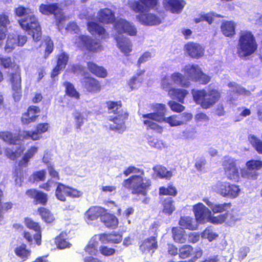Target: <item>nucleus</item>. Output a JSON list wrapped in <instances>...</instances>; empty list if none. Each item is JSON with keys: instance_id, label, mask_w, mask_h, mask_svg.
I'll use <instances>...</instances> for the list:
<instances>
[{"instance_id": "f257e3e1", "label": "nucleus", "mask_w": 262, "mask_h": 262, "mask_svg": "<svg viewBox=\"0 0 262 262\" xmlns=\"http://www.w3.org/2000/svg\"><path fill=\"white\" fill-rule=\"evenodd\" d=\"M153 107L155 111L154 113L142 115V118L143 119V123L146 129H151L159 134H161L163 132V127L154 121L160 123L165 122L172 127L181 125L179 115H172L168 117H165L166 112L165 104L157 103L153 105Z\"/></svg>"}, {"instance_id": "f03ea898", "label": "nucleus", "mask_w": 262, "mask_h": 262, "mask_svg": "<svg viewBox=\"0 0 262 262\" xmlns=\"http://www.w3.org/2000/svg\"><path fill=\"white\" fill-rule=\"evenodd\" d=\"M124 174L125 176L134 174L128 179L123 181L122 185L124 187L131 190L134 193H140L143 195L146 194V191L151 185V181L144 177L143 170L134 166H129L124 170Z\"/></svg>"}, {"instance_id": "7ed1b4c3", "label": "nucleus", "mask_w": 262, "mask_h": 262, "mask_svg": "<svg viewBox=\"0 0 262 262\" xmlns=\"http://www.w3.org/2000/svg\"><path fill=\"white\" fill-rule=\"evenodd\" d=\"M192 93L194 101L204 109L213 106L221 97L220 92L215 89L193 90Z\"/></svg>"}, {"instance_id": "20e7f679", "label": "nucleus", "mask_w": 262, "mask_h": 262, "mask_svg": "<svg viewBox=\"0 0 262 262\" xmlns=\"http://www.w3.org/2000/svg\"><path fill=\"white\" fill-rule=\"evenodd\" d=\"M257 45L252 33L247 31H241L237 45V53L241 57L252 54L257 49Z\"/></svg>"}, {"instance_id": "39448f33", "label": "nucleus", "mask_w": 262, "mask_h": 262, "mask_svg": "<svg viewBox=\"0 0 262 262\" xmlns=\"http://www.w3.org/2000/svg\"><path fill=\"white\" fill-rule=\"evenodd\" d=\"M18 22L24 30L29 31V34L32 35L35 41H39L41 39V28L33 11L30 12V14H27L26 16L19 20Z\"/></svg>"}, {"instance_id": "423d86ee", "label": "nucleus", "mask_w": 262, "mask_h": 262, "mask_svg": "<svg viewBox=\"0 0 262 262\" xmlns=\"http://www.w3.org/2000/svg\"><path fill=\"white\" fill-rule=\"evenodd\" d=\"M109 113H113L114 116H110V120L117 124L116 129H123L124 121L128 117V114L121 108L120 101H108L106 103Z\"/></svg>"}, {"instance_id": "0eeeda50", "label": "nucleus", "mask_w": 262, "mask_h": 262, "mask_svg": "<svg viewBox=\"0 0 262 262\" xmlns=\"http://www.w3.org/2000/svg\"><path fill=\"white\" fill-rule=\"evenodd\" d=\"M39 11L42 14L45 15L54 14L57 21L59 30L60 27L59 24L68 18L63 14L61 9V5L59 4H41L39 7Z\"/></svg>"}, {"instance_id": "6e6552de", "label": "nucleus", "mask_w": 262, "mask_h": 262, "mask_svg": "<svg viewBox=\"0 0 262 262\" xmlns=\"http://www.w3.org/2000/svg\"><path fill=\"white\" fill-rule=\"evenodd\" d=\"M237 164V161L231 157H225L222 163L227 177L235 181H237L239 178Z\"/></svg>"}, {"instance_id": "1a4fd4ad", "label": "nucleus", "mask_w": 262, "mask_h": 262, "mask_svg": "<svg viewBox=\"0 0 262 262\" xmlns=\"http://www.w3.org/2000/svg\"><path fill=\"white\" fill-rule=\"evenodd\" d=\"M114 26L115 30L119 34L125 33L131 36H134L137 32L134 25L122 18L116 20Z\"/></svg>"}, {"instance_id": "9d476101", "label": "nucleus", "mask_w": 262, "mask_h": 262, "mask_svg": "<svg viewBox=\"0 0 262 262\" xmlns=\"http://www.w3.org/2000/svg\"><path fill=\"white\" fill-rule=\"evenodd\" d=\"M193 211L197 222L200 223L208 222L211 212L203 204L199 203L194 205Z\"/></svg>"}, {"instance_id": "9b49d317", "label": "nucleus", "mask_w": 262, "mask_h": 262, "mask_svg": "<svg viewBox=\"0 0 262 262\" xmlns=\"http://www.w3.org/2000/svg\"><path fill=\"white\" fill-rule=\"evenodd\" d=\"M156 3L157 0H139V1L129 2L128 5L132 10L138 13L147 11L150 9L154 8Z\"/></svg>"}, {"instance_id": "f8f14e48", "label": "nucleus", "mask_w": 262, "mask_h": 262, "mask_svg": "<svg viewBox=\"0 0 262 262\" xmlns=\"http://www.w3.org/2000/svg\"><path fill=\"white\" fill-rule=\"evenodd\" d=\"M75 43L79 47H85L88 50L98 52L102 49V46L99 42L91 40L88 36H79L76 37Z\"/></svg>"}, {"instance_id": "ddd939ff", "label": "nucleus", "mask_w": 262, "mask_h": 262, "mask_svg": "<svg viewBox=\"0 0 262 262\" xmlns=\"http://www.w3.org/2000/svg\"><path fill=\"white\" fill-rule=\"evenodd\" d=\"M48 127L49 124L48 123H40L37 126L35 130L33 132L23 131L20 135L24 139L37 140L41 138V135L42 133L48 130Z\"/></svg>"}, {"instance_id": "4468645a", "label": "nucleus", "mask_w": 262, "mask_h": 262, "mask_svg": "<svg viewBox=\"0 0 262 262\" xmlns=\"http://www.w3.org/2000/svg\"><path fill=\"white\" fill-rule=\"evenodd\" d=\"M146 12H139L140 14L137 15V19L141 24L144 25L152 26L161 23L162 20L160 17L153 13Z\"/></svg>"}, {"instance_id": "2eb2a0df", "label": "nucleus", "mask_w": 262, "mask_h": 262, "mask_svg": "<svg viewBox=\"0 0 262 262\" xmlns=\"http://www.w3.org/2000/svg\"><path fill=\"white\" fill-rule=\"evenodd\" d=\"M247 169H242L241 174L243 177L255 179L256 173L255 172H250L251 170H257L262 167V161L259 160H251L246 163Z\"/></svg>"}, {"instance_id": "dca6fc26", "label": "nucleus", "mask_w": 262, "mask_h": 262, "mask_svg": "<svg viewBox=\"0 0 262 262\" xmlns=\"http://www.w3.org/2000/svg\"><path fill=\"white\" fill-rule=\"evenodd\" d=\"M105 212L104 208L99 206H93L90 207L85 213L84 219L88 224H90L99 217H101V219Z\"/></svg>"}, {"instance_id": "f3484780", "label": "nucleus", "mask_w": 262, "mask_h": 262, "mask_svg": "<svg viewBox=\"0 0 262 262\" xmlns=\"http://www.w3.org/2000/svg\"><path fill=\"white\" fill-rule=\"evenodd\" d=\"M115 38L117 42V46L120 51L125 56H128L132 51V43L127 37L121 36H115Z\"/></svg>"}, {"instance_id": "a211bd4d", "label": "nucleus", "mask_w": 262, "mask_h": 262, "mask_svg": "<svg viewBox=\"0 0 262 262\" xmlns=\"http://www.w3.org/2000/svg\"><path fill=\"white\" fill-rule=\"evenodd\" d=\"M12 88L13 91V97L15 101L20 100L21 97V77L19 74H13L11 79Z\"/></svg>"}, {"instance_id": "6ab92c4d", "label": "nucleus", "mask_w": 262, "mask_h": 262, "mask_svg": "<svg viewBox=\"0 0 262 262\" xmlns=\"http://www.w3.org/2000/svg\"><path fill=\"white\" fill-rule=\"evenodd\" d=\"M165 8L173 13H180L184 8L185 2L183 0H164Z\"/></svg>"}, {"instance_id": "aec40b11", "label": "nucleus", "mask_w": 262, "mask_h": 262, "mask_svg": "<svg viewBox=\"0 0 262 262\" xmlns=\"http://www.w3.org/2000/svg\"><path fill=\"white\" fill-rule=\"evenodd\" d=\"M201 69L197 64H188L184 67L182 70L187 77L188 80L195 81L198 79L199 75L201 74Z\"/></svg>"}, {"instance_id": "412c9836", "label": "nucleus", "mask_w": 262, "mask_h": 262, "mask_svg": "<svg viewBox=\"0 0 262 262\" xmlns=\"http://www.w3.org/2000/svg\"><path fill=\"white\" fill-rule=\"evenodd\" d=\"M40 110L38 107L34 105L30 106L27 112L23 115L21 122L24 124H28L34 122L38 116L36 114L40 113Z\"/></svg>"}, {"instance_id": "4be33fe9", "label": "nucleus", "mask_w": 262, "mask_h": 262, "mask_svg": "<svg viewBox=\"0 0 262 262\" xmlns=\"http://www.w3.org/2000/svg\"><path fill=\"white\" fill-rule=\"evenodd\" d=\"M185 48L187 53L192 58H199L203 56L204 53V49L196 43H189L186 45Z\"/></svg>"}, {"instance_id": "5701e85b", "label": "nucleus", "mask_w": 262, "mask_h": 262, "mask_svg": "<svg viewBox=\"0 0 262 262\" xmlns=\"http://www.w3.org/2000/svg\"><path fill=\"white\" fill-rule=\"evenodd\" d=\"M87 26L89 31L92 35H98L102 38L108 37V34L104 28L99 24L93 21H89Z\"/></svg>"}, {"instance_id": "b1692460", "label": "nucleus", "mask_w": 262, "mask_h": 262, "mask_svg": "<svg viewBox=\"0 0 262 262\" xmlns=\"http://www.w3.org/2000/svg\"><path fill=\"white\" fill-rule=\"evenodd\" d=\"M99 20L103 23H111L115 19L114 13L108 8L102 9L97 15Z\"/></svg>"}, {"instance_id": "393cba45", "label": "nucleus", "mask_w": 262, "mask_h": 262, "mask_svg": "<svg viewBox=\"0 0 262 262\" xmlns=\"http://www.w3.org/2000/svg\"><path fill=\"white\" fill-rule=\"evenodd\" d=\"M69 57L65 53H62L58 56L57 64L56 67L53 70L52 77H54L57 76L60 72L64 69L67 63Z\"/></svg>"}, {"instance_id": "a878e982", "label": "nucleus", "mask_w": 262, "mask_h": 262, "mask_svg": "<svg viewBox=\"0 0 262 262\" xmlns=\"http://www.w3.org/2000/svg\"><path fill=\"white\" fill-rule=\"evenodd\" d=\"M26 225L30 229L34 230L37 233L34 235V238L38 245L41 244V230L40 227L37 223L34 222L31 219H25Z\"/></svg>"}, {"instance_id": "bb28decb", "label": "nucleus", "mask_w": 262, "mask_h": 262, "mask_svg": "<svg viewBox=\"0 0 262 262\" xmlns=\"http://www.w3.org/2000/svg\"><path fill=\"white\" fill-rule=\"evenodd\" d=\"M154 173L153 176L156 178H164L166 179H170L172 173L171 171L168 170L166 167L161 165H157L153 168Z\"/></svg>"}, {"instance_id": "cd10ccee", "label": "nucleus", "mask_w": 262, "mask_h": 262, "mask_svg": "<svg viewBox=\"0 0 262 262\" xmlns=\"http://www.w3.org/2000/svg\"><path fill=\"white\" fill-rule=\"evenodd\" d=\"M179 225L184 228L192 230L196 229L198 226L197 221L190 216L181 217Z\"/></svg>"}, {"instance_id": "c85d7f7f", "label": "nucleus", "mask_w": 262, "mask_h": 262, "mask_svg": "<svg viewBox=\"0 0 262 262\" xmlns=\"http://www.w3.org/2000/svg\"><path fill=\"white\" fill-rule=\"evenodd\" d=\"M236 24L232 21H226L222 23L221 29L223 34L227 37H231L235 34Z\"/></svg>"}, {"instance_id": "c756f323", "label": "nucleus", "mask_w": 262, "mask_h": 262, "mask_svg": "<svg viewBox=\"0 0 262 262\" xmlns=\"http://www.w3.org/2000/svg\"><path fill=\"white\" fill-rule=\"evenodd\" d=\"M155 237H151L144 240L141 246L140 249L143 253L149 252L150 250L156 249L157 247V243Z\"/></svg>"}, {"instance_id": "7c9ffc66", "label": "nucleus", "mask_w": 262, "mask_h": 262, "mask_svg": "<svg viewBox=\"0 0 262 262\" xmlns=\"http://www.w3.org/2000/svg\"><path fill=\"white\" fill-rule=\"evenodd\" d=\"M38 151V147L32 146L30 147L24 154L23 158L19 161L18 165L21 167H27L30 160L33 157Z\"/></svg>"}, {"instance_id": "2f4dec72", "label": "nucleus", "mask_w": 262, "mask_h": 262, "mask_svg": "<svg viewBox=\"0 0 262 262\" xmlns=\"http://www.w3.org/2000/svg\"><path fill=\"white\" fill-rule=\"evenodd\" d=\"M172 80L174 84L189 87L190 85V82L180 73L175 72L171 74Z\"/></svg>"}, {"instance_id": "473e14b6", "label": "nucleus", "mask_w": 262, "mask_h": 262, "mask_svg": "<svg viewBox=\"0 0 262 262\" xmlns=\"http://www.w3.org/2000/svg\"><path fill=\"white\" fill-rule=\"evenodd\" d=\"M101 220L107 227L115 228L118 224L117 217L113 214L107 212L106 210H105V212L102 215Z\"/></svg>"}, {"instance_id": "72a5a7b5", "label": "nucleus", "mask_w": 262, "mask_h": 262, "mask_svg": "<svg viewBox=\"0 0 262 262\" xmlns=\"http://www.w3.org/2000/svg\"><path fill=\"white\" fill-rule=\"evenodd\" d=\"M100 241L106 244L109 242L114 243H119L122 240V236L119 234H103L99 235Z\"/></svg>"}, {"instance_id": "f704fd0d", "label": "nucleus", "mask_w": 262, "mask_h": 262, "mask_svg": "<svg viewBox=\"0 0 262 262\" xmlns=\"http://www.w3.org/2000/svg\"><path fill=\"white\" fill-rule=\"evenodd\" d=\"M88 68L93 74L98 77L104 78L107 76V71L104 68L98 66L93 62H88Z\"/></svg>"}, {"instance_id": "c9c22d12", "label": "nucleus", "mask_w": 262, "mask_h": 262, "mask_svg": "<svg viewBox=\"0 0 262 262\" xmlns=\"http://www.w3.org/2000/svg\"><path fill=\"white\" fill-rule=\"evenodd\" d=\"M162 212L165 214L170 215L176 210L174 201L172 198L168 197L162 202Z\"/></svg>"}, {"instance_id": "e433bc0d", "label": "nucleus", "mask_w": 262, "mask_h": 262, "mask_svg": "<svg viewBox=\"0 0 262 262\" xmlns=\"http://www.w3.org/2000/svg\"><path fill=\"white\" fill-rule=\"evenodd\" d=\"M188 92L187 90L181 89H174L169 91L168 95L172 98H177L178 101L184 103V98L187 95Z\"/></svg>"}, {"instance_id": "4c0bfd02", "label": "nucleus", "mask_w": 262, "mask_h": 262, "mask_svg": "<svg viewBox=\"0 0 262 262\" xmlns=\"http://www.w3.org/2000/svg\"><path fill=\"white\" fill-rule=\"evenodd\" d=\"M58 186L55 191V195L57 199L61 201L65 202L66 201V196H68L67 190H70V187L61 183H57Z\"/></svg>"}, {"instance_id": "58836bf2", "label": "nucleus", "mask_w": 262, "mask_h": 262, "mask_svg": "<svg viewBox=\"0 0 262 262\" xmlns=\"http://www.w3.org/2000/svg\"><path fill=\"white\" fill-rule=\"evenodd\" d=\"M172 236L174 241L178 243H184L186 241V236L184 230L179 227H173L172 229Z\"/></svg>"}, {"instance_id": "ea45409f", "label": "nucleus", "mask_w": 262, "mask_h": 262, "mask_svg": "<svg viewBox=\"0 0 262 262\" xmlns=\"http://www.w3.org/2000/svg\"><path fill=\"white\" fill-rule=\"evenodd\" d=\"M84 86L90 92H98L100 85L98 81L93 78H87L84 81Z\"/></svg>"}, {"instance_id": "a19ab883", "label": "nucleus", "mask_w": 262, "mask_h": 262, "mask_svg": "<svg viewBox=\"0 0 262 262\" xmlns=\"http://www.w3.org/2000/svg\"><path fill=\"white\" fill-rule=\"evenodd\" d=\"M10 23L8 16L2 14L0 15V27H2L0 29V46L2 45L1 40L5 39L6 32L7 31V25Z\"/></svg>"}, {"instance_id": "79ce46f5", "label": "nucleus", "mask_w": 262, "mask_h": 262, "mask_svg": "<svg viewBox=\"0 0 262 262\" xmlns=\"http://www.w3.org/2000/svg\"><path fill=\"white\" fill-rule=\"evenodd\" d=\"M15 254L22 259L23 261L26 260L28 257L30 256L31 251L27 249L26 245L22 244L20 246L17 247L14 250Z\"/></svg>"}, {"instance_id": "37998d69", "label": "nucleus", "mask_w": 262, "mask_h": 262, "mask_svg": "<svg viewBox=\"0 0 262 262\" xmlns=\"http://www.w3.org/2000/svg\"><path fill=\"white\" fill-rule=\"evenodd\" d=\"M98 239H99V236L97 235L91 239L85 248V250L88 253L93 255L96 254L97 252V247L98 245Z\"/></svg>"}, {"instance_id": "c03bdc74", "label": "nucleus", "mask_w": 262, "mask_h": 262, "mask_svg": "<svg viewBox=\"0 0 262 262\" xmlns=\"http://www.w3.org/2000/svg\"><path fill=\"white\" fill-rule=\"evenodd\" d=\"M228 183L227 182L219 181L213 186L212 189L222 196L226 197Z\"/></svg>"}, {"instance_id": "a18cd8bd", "label": "nucleus", "mask_w": 262, "mask_h": 262, "mask_svg": "<svg viewBox=\"0 0 262 262\" xmlns=\"http://www.w3.org/2000/svg\"><path fill=\"white\" fill-rule=\"evenodd\" d=\"M0 139L6 143L13 144H15L18 140V137L9 132H0Z\"/></svg>"}, {"instance_id": "49530a36", "label": "nucleus", "mask_w": 262, "mask_h": 262, "mask_svg": "<svg viewBox=\"0 0 262 262\" xmlns=\"http://www.w3.org/2000/svg\"><path fill=\"white\" fill-rule=\"evenodd\" d=\"M173 84L171 74L166 75L163 77L161 80V88L165 91H167L168 94H169V91L174 89L172 88V85Z\"/></svg>"}, {"instance_id": "de8ad7c7", "label": "nucleus", "mask_w": 262, "mask_h": 262, "mask_svg": "<svg viewBox=\"0 0 262 262\" xmlns=\"http://www.w3.org/2000/svg\"><path fill=\"white\" fill-rule=\"evenodd\" d=\"M248 140L256 150L262 154V141L253 135H249Z\"/></svg>"}, {"instance_id": "09e8293b", "label": "nucleus", "mask_w": 262, "mask_h": 262, "mask_svg": "<svg viewBox=\"0 0 262 262\" xmlns=\"http://www.w3.org/2000/svg\"><path fill=\"white\" fill-rule=\"evenodd\" d=\"M17 46H18V45L16 36L14 34L9 35L6 42V50L8 52H10Z\"/></svg>"}, {"instance_id": "8fccbe9b", "label": "nucleus", "mask_w": 262, "mask_h": 262, "mask_svg": "<svg viewBox=\"0 0 262 262\" xmlns=\"http://www.w3.org/2000/svg\"><path fill=\"white\" fill-rule=\"evenodd\" d=\"M226 196L235 198H236L240 192V189L237 185L228 183V186L227 189Z\"/></svg>"}, {"instance_id": "3c124183", "label": "nucleus", "mask_w": 262, "mask_h": 262, "mask_svg": "<svg viewBox=\"0 0 262 262\" xmlns=\"http://www.w3.org/2000/svg\"><path fill=\"white\" fill-rule=\"evenodd\" d=\"M38 211L42 219L47 223H51L54 220V216L50 211L45 208L38 209Z\"/></svg>"}, {"instance_id": "603ef678", "label": "nucleus", "mask_w": 262, "mask_h": 262, "mask_svg": "<svg viewBox=\"0 0 262 262\" xmlns=\"http://www.w3.org/2000/svg\"><path fill=\"white\" fill-rule=\"evenodd\" d=\"M24 149L21 147L18 148L17 150L14 151L10 148H7L5 150L6 156L10 159L14 160L17 158L20 157L23 153Z\"/></svg>"}, {"instance_id": "864d4df0", "label": "nucleus", "mask_w": 262, "mask_h": 262, "mask_svg": "<svg viewBox=\"0 0 262 262\" xmlns=\"http://www.w3.org/2000/svg\"><path fill=\"white\" fill-rule=\"evenodd\" d=\"M143 79L140 77V74L133 76L128 82V85L132 90L137 89L142 82Z\"/></svg>"}, {"instance_id": "5fc2aeb1", "label": "nucleus", "mask_w": 262, "mask_h": 262, "mask_svg": "<svg viewBox=\"0 0 262 262\" xmlns=\"http://www.w3.org/2000/svg\"><path fill=\"white\" fill-rule=\"evenodd\" d=\"M64 85L66 86V93L67 95L76 99L79 98V94L72 84L65 82Z\"/></svg>"}, {"instance_id": "6e6d98bb", "label": "nucleus", "mask_w": 262, "mask_h": 262, "mask_svg": "<svg viewBox=\"0 0 262 262\" xmlns=\"http://www.w3.org/2000/svg\"><path fill=\"white\" fill-rule=\"evenodd\" d=\"M228 86L229 88H231V90L233 92L245 95H250V92L249 91L246 90L245 89L239 86L234 82H230L228 84Z\"/></svg>"}, {"instance_id": "4d7b16f0", "label": "nucleus", "mask_w": 262, "mask_h": 262, "mask_svg": "<svg viewBox=\"0 0 262 262\" xmlns=\"http://www.w3.org/2000/svg\"><path fill=\"white\" fill-rule=\"evenodd\" d=\"M228 215L229 214L227 213L215 216H212L211 215L208 222L215 224H222L226 221L228 217Z\"/></svg>"}, {"instance_id": "13d9d810", "label": "nucleus", "mask_w": 262, "mask_h": 262, "mask_svg": "<svg viewBox=\"0 0 262 262\" xmlns=\"http://www.w3.org/2000/svg\"><path fill=\"white\" fill-rule=\"evenodd\" d=\"M46 178V171L45 170H41L34 172L30 177V179L35 181H43Z\"/></svg>"}, {"instance_id": "bf43d9fd", "label": "nucleus", "mask_w": 262, "mask_h": 262, "mask_svg": "<svg viewBox=\"0 0 262 262\" xmlns=\"http://www.w3.org/2000/svg\"><path fill=\"white\" fill-rule=\"evenodd\" d=\"M230 203H224L223 204H214L211 207V209L214 213H220L230 207Z\"/></svg>"}, {"instance_id": "052dcab7", "label": "nucleus", "mask_w": 262, "mask_h": 262, "mask_svg": "<svg viewBox=\"0 0 262 262\" xmlns=\"http://www.w3.org/2000/svg\"><path fill=\"white\" fill-rule=\"evenodd\" d=\"M55 242L57 246V247L59 249H64L66 248H69L71 246V244L66 241L63 237L62 235H60L59 236L55 238Z\"/></svg>"}, {"instance_id": "680f3d73", "label": "nucleus", "mask_w": 262, "mask_h": 262, "mask_svg": "<svg viewBox=\"0 0 262 262\" xmlns=\"http://www.w3.org/2000/svg\"><path fill=\"white\" fill-rule=\"evenodd\" d=\"M218 235L214 232L210 228H206L202 233V237L208 239L210 242L212 241L217 237Z\"/></svg>"}, {"instance_id": "e2e57ef3", "label": "nucleus", "mask_w": 262, "mask_h": 262, "mask_svg": "<svg viewBox=\"0 0 262 262\" xmlns=\"http://www.w3.org/2000/svg\"><path fill=\"white\" fill-rule=\"evenodd\" d=\"M192 251V247L188 245L183 246L179 249V255L182 258H185L189 256Z\"/></svg>"}, {"instance_id": "0e129e2a", "label": "nucleus", "mask_w": 262, "mask_h": 262, "mask_svg": "<svg viewBox=\"0 0 262 262\" xmlns=\"http://www.w3.org/2000/svg\"><path fill=\"white\" fill-rule=\"evenodd\" d=\"M159 194L163 195H176L177 190L173 186H169L167 188L161 187L159 189Z\"/></svg>"}, {"instance_id": "69168bd1", "label": "nucleus", "mask_w": 262, "mask_h": 262, "mask_svg": "<svg viewBox=\"0 0 262 262\" xmlns=\"http://www.w3.org/2000/svg\"><path fill=\"white\" fill-rule=\"evenodd\" d=\"M74 119L75 122V128L76 129H80L81 126L84 123V118L83 116L79 112H76L74 115Z\"/></svg>"}, {"instance_id": "338daca9", "label": "nucleus", "mask_w": 262, "mask_h": 262, "mask_svg": "<svg viewBox=\"0 0 262 262\" xmlns=\"http://www.w3.org/2000/svg\"><path fill=\"white\" fill-rule=\"evenodd\" d=\"M168 104L171 110L175 112L180 113L183 112L185 109L184 106L174 101H170Z\"/></svg>"}, {"instance_id": "774afa93", "label": "nucleus", "mask_w": 262, "mask_h": 262, "mask_svg": "<svg viewBox=\"0 0 262 262\" xmlns=\"http://www.w3.org/2000/svg\"><path fill=\"white\" fill-rule=\"evenodd\" d=\"M148 143L150 146L157 149H161L164 147L163 141L157 138L150 139L148 140Z\"/></svg>"}]
</instances>
